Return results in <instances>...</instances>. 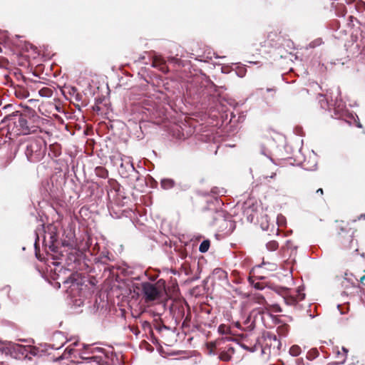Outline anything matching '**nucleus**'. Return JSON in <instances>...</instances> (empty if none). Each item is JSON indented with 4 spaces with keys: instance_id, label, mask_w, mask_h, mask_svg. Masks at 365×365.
I'll list each match as a JSON object with an SVG mask.
<instances>
[{
    "instance_id": "nucleus-1",
    "label": "nucleus",
    "mask_w": 365,
    "mask_h": 365,
    "mask_svg": "<svg viewBox=\"0 0 365 365\" xmlns=\"http://www.w3.org/2000/svg\"><path fill=\"white\" fill-rule=\"evenodd\" d=\"M163 287L160 282L153 284L150 282L143 283L142 291L146 302H152L158 299L163 292Z\"/></svg>"
},
{
    "instance_id": "nucleus-2",
    "label": "nucleus",
    "mask_w": 365,
    "mask_h": 365,
    "mask_svg": "<svg viewBox=\"0 0 365 365\" xmlns=\"http://www.w3.org/2000/svg\"><path fill=\"white\" fill-rule=\"evenodd\" d=\"M264 341L266 342V346H273L274 349L275 347L277 349H279L280 343L275 335L268 334L267 336H264Z\"/></svg>"
},
{
    "instance_id": "nucleus-3",
    "label": "nucleus",
    "mask_w": 365,
    "mask_h": 365,
    "mask_svg": "<svg viewBox=\"0 0 365 365\" xmlns=\"http://www.w3.org/2000/svg\"><path fill=\"white\" fill-rule=\"evenodd\" d=\"M232 354H234V349L230 346L227 351H223L220 354L219 358L222 361H228L231 359Z\"/></svg>"
},
{
    "instance_id": "nucleus-4",
    "label": "nucleus",
    "mask_w": 365,
    "mask_h": 365,
    "mask_svg": "<svg viewBox=\"0 0 365 365\" xmlns=\"http://www.w3.org/2000/svg\"><path fill=\"white\" fill-rule=\"evenodd\" d=\"M38 94L41 97L49 98L53 95V91L49 88H42L38 91Z\"/></svg>"
},
{
    "instance_id": "nucleus-5",
    "label": "nucleus",
    "mask_w": 365,
    "mask_h": 365,
    "mask_svg": "<svg viewBox=\"0 0 365 365\" xmlns=\"http://www.w3.org/2000/svg\"><path fill=\"white\" fill-rule=\"evenodd\" d=\"M174 181L171 179H163L161 181V186L164 189H170L174 186Z\"/></svg>"
},
{
    "instance_id": "nucleus-6",
    "label": "nucleus",
    "mask_w": 365,
    "mask_h": 365,
    "mask_svg": "<svg viewBox=\"0 0 365 365\" xmlns=\"http://www.w3.org/2000/svg\"><path fill=\"white\" fill-rule=\"evenodd\" d=\"M305 294L304 293H302L299 289H298V294L296 297H292L291 299V302H289V304H295L298 301H301L304 299Z\"/></svg>"
},
{
    "instance_id": "nucleus-7",
    "label": "nucleus",
    "mask_w": 365,
    "mask_h": 365,
    "mask_svg": "<svg viewBox=\"0 0 365 365\" xmlns=\"http://www.w3.org/2000/svg\"><path fill=\"white\" fill-rule=\"evenodd\" d=\"M210 247V242L208 240H204L200 245V252L204 253L206 252Z\"/></svg>"
},
{
    "instance_id": "nucleus-8",
    "label": "nucleus",
    "mask_w": 365,
    "mask_h": 365,
    "mask_svg": "<svg viewBox=\"0 0 365 365\" xmlns=\"http://www.w3.org/2000/svg\"><path fill=\"white\" fill-rule=\"evenodd\" d=\"M289 353L294 356H299L301 353V349L299 346L294 345L290 348Z\"/></svg>"
},
{
    "instance_id": "nucleus-9",
    "label": "nucleus",
    "mask_w": 365,
    "mask_h": 365,
    "mask_svg": "<svg viewBox=\"0 0 365 365\" xmlns=\"http://www.w3.org/2000/svg\"><path fill=\"white\" fill-rule=\"evenodd\" d=\"M278 247V243L276 241H270L267 244V248L269 250L274 251Z\"/></svg>"
},
{
    "instance_id": "nucleus-10",
    "label": "nucleus",
    "mask_w": 365,
    "mask_h": 365,
    "mask_svg": "<svg viewBox=\"0 0 365 365\" xmlns=\"http://www.w3.org/2000/svg\"><path fill=\"white\" fill-rule=\"evenodd\" d=\"M260 267H264L265 269L270 270V271L275 270L277 268V265L275 264L265 263V262H263Z\"/></svg>"
},
{
    "instance_id": "nucleus-11",
    "label": "nucleus",
    "mask_w": 365,
    "mask_h": 365,
    "mask_svg": "<svg viewBox=\"0 0 365 365\" xmlns=\"http://www.w3.org/2000/svg\"><path fill=\"white\" fill-rule=\"evenodd\" d=\"M6 345L7 349H12L14 350L20 351L21 346L19 344H15L9 342Z\"/></svg>"
},
{
    "instance_id": "nucleus-12",
    "label": "nucleus",
    "mask_w": 365,
    "mask_h": 365,
    "mask_svg": "<svg viewBox=\"0 0 365 365\" xmlns=\"http://www.w3.org/2000/svg\"><path fill=\"white\" fill-rule=\"evenodd\" d=\"M240 346L244 349H246L250 352H254L257 350V346L256 345H255L254 346H252V347H250L248 346H247L244 343H242L240 344Z\"/></svg>"
},
{
    "instance_id": "nucleus-13",
    "label": "nucleus",
    "mask_w": 365,
    "mask_h": 365,
    "mask_svg": "<svg viewBox=\"0 0 365 365\" xmlns=\"http://www.w3.org/2000/svg\"><path fill=\"white\" fill-rule=\"evenodd\" d=\"M227 327L225 325V324H221L220 325V327H218V331L219 332L222 333V334H225L227 332Z\"/></svg>"
},
{
    "instance_id": "nucleus-14",
    "label": "nucleus",
    "mask_w": 365,
    "mask_h": 365,
    "mask_svg": "<svg viewBox=\"0 0 365 365\" xmlns=\"http://www.w3.org/2000/svg\"><path fill=\"white\" fill-rule=\"evenodd\" d=\"M357 220H365V214H362V215H359V216L357 217Z\"/></svg>"
},
{
    "instance_id": "nucleus-15",
    "label": "nucleus",
    "mask_w": 365,
    "mask_h": 365,
    "mask_svg": "<svg viewBox=\"0 0 365 365\" xmlns=\"http://www.w3.org/2000/svg\"><path fill=\"white\" fill-rule=\"evenodd\" d=\"M342 350L344 352V357L343 358V360H344L346 358V354L348 352V350L346 349H345L344 347L342 348Z\"/></svg>"
},
{
    "instance_id": "nucleus-16",
    "label": "nucleus",
    "mask_w": 365,
    "mask_h": 365,
    "mask_svg": "<svg viewBox=\"0 0 365 365\" xmlns=\"http://www.w3.org/2000/svg\"><path fill=\"white\" fill-rule=\"evenodd\" d=\"M317 193H319L320 195H323L324 192L322 188H319L317 190Z\"/></svg>"
},
{
    "instance_id": "nucleus-17",
    "label": "nucleus",
    "mask_w": 365,
    "mask_h": 365,
    "mask_svg": "<svg viewBox=\"0 0 365 365\" xmlns=\"http://www.w3.org/2000/svg\"><path fill=\"white\" fill-rule=\"evenodd\" d=\"M364 279H365V275H364V276H362V277H361V279H360V282H363Z\"/></svg>"
},
{
    "instance_id": "nucleus-18",
    "label": "nucleus",
    "mask_w": 365,
    "mask_h": 365,
    "mask_svg": "<svg viewBox=\"0 0 365 365\" xmlns=\"http://www.w3.org/2000/svg\"><path fill=\"white\" fill-rule=\"evenodd\" d=\"M267 91L268 92H269V91H274V88H267Z\"/></svg>"
},
{
    "instance_id": "nucleus-19",
    "label": "nucleus",
    "mask_w": 365,
    "mask_h": 365,
    "mask_svg": "<svg viewBox=\"0 0 365 365\" xmlns=\"http://www.w3.org/2000/svg\"><path fill=\"white\" fill-rule=\"evenodd\" d=\"M357 127H359V128H361V127H362V125H361V124L360 123H357Z\"/></svg>"
}]
</instances>
